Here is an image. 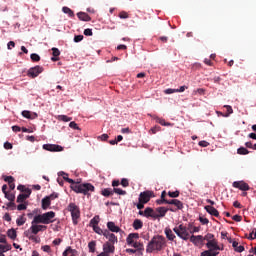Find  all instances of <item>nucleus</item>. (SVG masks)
I'll list each match as a JSON object with an SVG mask.
<instances>
[{"label":"nucleus","mask_w":256,"mask_h":256,"mask_svg":"<svg viewBox=\"0 0 256 256\" xmlns=\"http://www.w3.org/2000/svg\"><path fill=\"white\" fill-rule=\"evenodd\" d=\"M4 181L9 185L10 183H15V178L13 176H6L4 177Z\"/></svg>","instance_id":"obj_46"},{"label":"nucleus","mask_w":256,"mask_h":256,"mask_svg":"<svg viewBox=\"0 0 256 256\" xmlns=\"http://www.w3.org/2000/svg\"><path fill=\"white\" fill-rule=\"evenodd\" d=\"M121 185H122V187H129V180L126 178H123L121 180Z\"/></svg>","instance_id":"obj_58"},{"label":"nucleus","mask_w":256,"mask_h":256,"mask_svg":"<svg viewBox=\"0 0 256 256\" xmlns=\"http://www.w3.org/2000/svg\"><path fill=\"white\" fill-rule=\"evenodd\" d=\"M25 235L30 241H33L34 243H41V238L38 236L31 235L29 232H25Z\"/></svg>","instance_id":"obj_24"},{"label":"nucleus","mask_w":256,"mask_h":256,"mask_svg":"<svg viewBox=\"0 0 256 256\" xmlns=\"http://www.w3.org/2000/svg\"><path fill=\"white\" fill-rule=\"evenodd\" d=\"M50 201H54V199H57L59 197V194L52 193L49 196H46Z\"/></svg>","instance_id":"obj_55"},{"label":"nucleus","mask_w":256,"mask_h":256,"mask_svg":"<svg viewBox=\"0 0 256 256\" xmlns=\"http://www.w3.org/2000/svg\"><path fill=\"white\" fill-rule=\"evenodd\" d=\"M167 211H171L172 213H175V209L173 208H165V207L156 208L157 219H159L160 217H165V215H167Z\"/></svg>","instance_id":"obj_11"},{"label":"nucleus","mask_w":256,"mask_h":256,"mask_svg":"<svg viewBox=\"0 0 256 256\" xmlns=\"http://www.w3.org/2000/svg\"><path fill=\"white\" fill-rule=\"evenodd\" d=\"M119 17L120 19H129V14H127L125 11H122L119 13Z\"/></svg>","instance_id":"obj_54"},{"label":"nucleus","mask_w":256,"mask_h":256,"mask_svg":"<svg viewBox=\"0 0 256 256\" xmlns=\"http://www.w3.org/2000/svg\"><path fill=\"white\" fill-rule=\"evenodd\" d=\"M53 219H55V212L53 211L34 216L30 227L32 235H37L41 231H47L46 225L53 223Z\"/></svg>","instance_id":"obj_1"},{"label":"nucleus","mask_w":256,"mask_h":256,"mask_svg":"<svg viewBox=\"0 0 256 256\" xmlns=\"http://www.w3.org/2000/svg\"><path fill=\"white\" fill-rule=\"evenodd\" d=\"M0 243H4L5 245H7V237L5 236V234H0Z\"/></svg>","instance_id":"obj_59"},{"label":"nucleus","mask_w":256,"mask_h":256,"mask_svg":"<svg viewBox=\"0 0 256 256\" xmlns=\"http://www.w3.org/2000/svg\"><path fill=\"white\" fill-rule=\"evenodd\" d=\"M190 241L194 245H199V244L203 243V236L202 235H198V236L192 235L190 237Z\"/></svg>","instance_id":"obj_19"},{"label":"nucleus","mask_w":256,"mask_h":256,"mask_svg":"<svg viewBox=\"0 0 256 256\" xmlns=\"http://www.w3.org/2000/svg\"><path fill=\"white\" fill-rule=\"evenodd\" d=\"M152 197H155V193L153 191L146 190L140 193L139 201L140 203H149Z\"/></svg>","instance_id":"obj_7"},{"label":"nucleus","mask_w":256,"mask_h":256,"mask_svg":"<svg viewBox=\"0 0 256 256\" xmlns=\"http://www.w3.org/2000/svg\"><path fill=\"white\" fill-rule=\"evenodd\" d=\"M97 247V242L92 240L88 243V249L90 253H95Z\"/></svg>","instance_id":"obj_25"},{"label":"nucleus","mask_w":256,"mask_h":256,"mask_svg":"<svg viewBox=\"0 0 256 256\" xmlns=\"http://www.w3.org/2000/svg\"><path fill=\"white\" fill-rule=\"evenodd\" d=\"M173 231L178 237H180V239H183V241H187L189 239V231L185 225L180 224L178 227H175Z\"/></svg>","instance_id":"obj_6"},{"label":"nucleus","mask_w":256,"mask_h":256,"mask_svg":"<svg viewBox=\"0 0 256 256\" xmlns=\"http://www.w3.org/2000/svg\"><path fill=\"white\" fill-rule=\"evenodd\" d=\"M103 236L108 239L107 243H117V236L111 233L109 230H104Z\"/></svg>","instance_id":"obj_14"},{"label":"nucleus","mask_w":256,"mask_h":256,"mask_svg":"<svg viewBox=\"0 0 256 256\" xmlns=\"http://www.w3.org/2000/svg\"><path fill=\"white\" fill-rule=\"evenodd\" d=\"M227 113L226 114H223L221 113L222 117H229V115H232L233 113V107L229 106V105H224Z\"/></svg>","instance_id":"obj_30"},{"label":"nucleus","mask_w":256,"mask_h":256,"mask_svg":"<svg viewBox=\"0 0 256 256\" xmlns=\"http://www.w3.org/2000/svg\"><path fill=\"white\" fill-rule=\"evenodd\" d=\"M107 228L109 229L108 231H110L112 233H119V231H121V228H119V226L115 225V222H108Z\"/></svg>","instance_id":"obj_17"},{"label":"nucleus","mask_w":256,"mask_h":256,"mask_svg":"<svg viewBox=\"0 0 256 256\" xmlns=\"http://www.w3.org/2000/svg\"><path fill=\"white\" fill-rule=\"evenodd\" d=\"M199 221L202 225H209V219L203 217V216H200L199 217Z\"/></svg>","instance_id":"obj_48"},{"label":"nucleus","mask_w":256,"mask_h":256,"mask_svg":"<svg viewBox=\"0 0 256 256\" xmlns=\"http://www.w3.org/2000/svg\"><path fill=\"white\" fill-rule=\"evenodd\" d=\"M144 217H152V219H157V213H155V210H153V208L151 207H147L144 210Z\"/></svg>","instance_id":"obj_15"},{"label":"nucleus","mask_w":256,"mask_h":256,"mask_svg":"<svg viewBox=\"0 0 256 256\" xmlns=\"http://www.w3.org/2000/svg\"><path fill=\"white\" fill-rule=\"evenodd\" d=\"M135 239H139V233H130L126 238L127 245L134 247V249H137L138 251H143V249H145L143 243L136 242Z\"/></svg>","instance_id":"obj_4"},{"label":"nucleus","mask_w":256,"mask_h":256,"mask_svg":"<svg viewBox=\"0 0 256 256\" xmlns=\"http://www.w3.org/2000/svg\"><path fill=\"white\" fill-rule=\"evenodd\" d=\"M5 195V199H8V201H15V194L7 192Z\"/></svg>","instance_id":"obj_44"},{"label":"nucleus","mask_w":256,"mask_h":256,"mask_svg":"<svg viewBox=\"0 0 256 256\" xmlns=\"http://www.w3.org/2000/svg\"><path fill=\"white\" fill-rule=\"evenodd\" d=\"M174 207H176V209H178L179 211H181V209H183V202H181L180 200H177L174 202Z\"/></svg>","instance_id":"obj_41"},{"label":"nucleus","mask_w":256,"mask_h":256,"mask_svg":"<svg viewBox=\"0 0 256 256\" xmlns=\"http://www.w3.org/2000/svg\"><path fill=\"white\" fill-rule=\"evenodd\" d=\"M92 228H93V231H95L98 235H104L105 233V230L101 229V227L99 226H94Z\"/></svg>","instance_id":"obj_42"},{"label":"nucleus","mask_w":256,"mask_h":256,"mask_svg":"<svg viewBox=\"0 0 256 256\" xmlns=\"http://www.w3.org/2000/svg\"><path fill=\"white\" fill-rule=\"evenodd\" d=\"M133 229H135V231H139V229H143V221H141L140 219H135L133 224H132Z\"/></svg>","instance_id":"obj_22"},{"label":"nucleus","mask_w":256,"mask_h":256,"mask_svg":"<svg viewBox=\"0 0 256 256\" xmlns=\"http://www.w3.org/2000/svg\"><path fill=\"white\" fill-rule=\"evenodd\" d=\"M42 148L45 151H50L52 153H59V152L63 151L62 146L61 145H57V144H44L42 146Z\"/></svg>","instance_id":"obj_8"},{"label":"nucleus","mask_w":256,"mask_h":256,"mask_svg":"<svg viewBox=\"0 0 256 256\" xmlns=\"http://www.w3.org/2000/svg\"><path fill=\"white\" fill-rule=\"evenodd\" d=\"M7 236L12 239V240H15L17 239V231H15V229H9L7 231Z\"/></svg>","instance_id":"obj_28"},{"label":"nucleus","mask_w":256,"mask_h":256,"mask_svg":"<svg viewBox=\"0 0 256 256\" xmlns=\"http://www.w3.org/2000/svg\"><path fill=\"white\" fill-rule=\"evenodd\" d=\"M27 205H28V203L27 202H22L21 204H19L18 206H17V210L18 211H25L26 209H27Z\"/></svg>","instance_id":"obj_43"},{"label":"nucleus","mask_w":256,"mask_h":256,"mask_svg":"<svg viewBox=\"0 0 256 256\" xmlns=\"http://www.w3.org/2000/svg\"><path fill=\"white\" fill-rule=\"evenodd\" d=\"M238 155H249V150L245 147H240L237 149Z\"/></svg>","instance_id":"obj_35"},{"label":"nucleus","mask_w":256,"mask_h":256,"mask_svg":"<svg viewBox=\"0 0 256 256\" xmlns=\"http://www.w3.org/2000/svg\"><path fill=\"white\" fill-rule=\"evenodd\" d=\"M28 198V195H25V194H19L18 197H17V203H25V201H27Z\"/></svg>","instance_id":"obj_29"},{"label":"nucleus","mask_w":256,"mask_h":256,"mask_svg":"<svg viewBox=\"0 0 256 256\" xmlns=\"http://www.w3.org/2000/svg\"><path fill=\"white\" fill-rule=\"evenodd\" d=\"M64 181L71 184V189L74 193H81L82 195H90L95 191V186L91 183L80 184L79 182H75V180L69 178V174L63 176Z\"/></svg>","instance_id":"obj_2"},{"label":"nucleus","mask_w":256,"mask_h":256,"mask_svg":"<svg viewBox=\"0 0 256 256\" xmlns=\"http://www.w3.org/2000/svg\"><path fill=\"white\" fill-rule=\"evenodd\" d=\"M200 147H209V142L202 140L198 143Z\"/></svg>","instance_id":"obj_61"},{"label":"nucleus","mask_w":256,"mask_h":256,"mask_svg":"<svg viewBox=\"0 0 256 256\" xmlns=\"http://www.w3.org/2000/svg\"><path fill=\"white\" fill-rule=\"evenodd\" d=\"M168 195L172 198V199H176V197H179V191H174V192H171L169 191L168 192Z\"/></svg>","instance_id":"obj_51"},{"label":"nucleus","mask_w":256,"mask_h":256,"mask_svg":"<svg viewBox=\"0 0 256 256\" xmlns=\"http://www.w3.org/2000/svg\"><path fill=\"white\" fill-rule=\"evenodd\" d=\"M62 256H77V251L71 248V246H68L62 253Z\"/></svg>","instance_id":"obj_20"},{"label":"nucleus","mask_w":256,"mask_h":256,"mask_svg":"<svg viewBox=\"0 0 256 256\" xmlns=\"http://www.w3.org/2000/svg\"><path fill=\"white\" fill-rule=\"evenodd\" d=\"M30 59L31 61H34L35 63L41 61V56H39V54L37 53H33L30 55Z\"/></svg>","instance_id":"obj_38"},{"label":"nucleus","mask_w":256,"mask_h":256,"mask_svg":"<svg viewBox=\"0 0 256 256\" xmlns=\"http://www.w3.org/2000/svg\"><path fill=\"white\" fill-rule=\"evenodd\" d=\"M201 256H215V254H213V250H205L201 253Z\"/></svg>","instance_id":"obj_50"},{"label":"nucleus","mask_w":256,"mask_h":256,"mask_svg":"<svg viewBox=\"0 0 256 256\" xmlns=\"http://www.w3.org/2000/svg\"><path fill=\"white\" fill-rule=\"evenodd\" d=\"M156 122H158L163 127H171V123L165 122V119L163 118H156Z\"/></svg>","instance_id":"obj_33"},{"label":"nucleus","mask_w":256,"mask_h":256,"mask_svg":"<svg viewBox=\"0 0 256 256\" xmlns=\"http://www.w3.org/2000/svg\"><path fill=\"white\" fill-rule=\"evenodd\" d=\"M113 193H116L117 195H127V191L121 189V188H114Z\"/></svg>","instance_id":"obj_40"},{"label":"nucleus","mask_w":256,"mask_h":256,"mask_svg":"<svg viewBox=\"0 0 256 256\" xmlns=\"http://www.w3.org/2000/svg\"><path fill=\"white\" fill-rule=\"evenodd\" d=\"M235 189H240V191H249L251 187H249V184L245 183L244 181H235L232 184Z\"/></svg>","instance_id":"obj_10"},{"label":"nucleus","mask_w":256,"mask_h":256,"mask_svg":"<svg viewBox=\"0 0 256 256\" xmlns=\"http://www.w3.org/2000/svg\"><path fill=\"white\" fill-rule=\"evenodd\" d=\"M22 117H25V119H33V117H31V112L28 110L22 111Z\"/></svg>","instance_id":"obj_45"},{"label":"nucleus","mask_w":256,"mask_h":256,"mask_svg":"<svg viewBox=\"0 0 256 256\" xmlns=\"http://www.w3.org/2000/svg\"><path fill=\"white\" fill-rule=\"evenodd\" d=\"M206 247L209 251H221V247H219L217 239L207 242Z\"/></svg>","instance_id":"obj_13"},{"label":"nucleus","mask_w":256,"mask_h":256,"mask_svg":"<svg viewBox=\"0 0 256 256\" xmlns=\"http://www.w3.org/2000/svg\"><path fill=\"white\" fill-rule=\"evenodd\" d=\"M52 55L53 57H59V55H61V51H59V48H52Z\"/></svg>","instance_id":"obj_52"},{"label":"nucleus","mask_w":256,"mask_h":256,"mask_svg":"<svg viewBox=\"0 0 256 256\" xmlns=\"http://www.w3.org/2000/svg\"><path fill=\"white\" fill-rule=\"evenodd\" d=\"M58 121H63L64 123H69V121H73L72 117H68L67 115H58Z\"/></svg>","instance_id":"obj_26"},{"label":"nucleus","mask_w":256,"mask_h":256,"mask_svg":"<svg viewBox=\"0 0 256 256\" xmlns=\"http://www.w3.org/2000/svg\"><path fill=\"white\" fill-rule=\"evenodd\" d=\"M80 41H83V35H77L74 37L75 43H80Z\"/></svg>","instance_id":"obj_60"},{"label":"nucleus","mask_w":256,"mask_h":256,"mask_svg":"<svg viewBox=\"0 0 256 256\" xmlns=\"http://www.w3.org/2000/svg\"><path fill=\"white\" fill-rule=\"evenodd\" d=\"M164 93H165L166 95H171V94H173V93H177V89L168 88V89H166V90L164 91Z\"/></svg>","instance_id":"obj_57"},{"label":"nucleus","mask_w":256,"mask_h":256,"mask_svg":"<svg viewBox=\"0 0 256 256\" xmlns=\"http://www.w3.org/2000/svg\"><path fill=\"white\" fill-rule=\"evenodd\" d=\"M26 221L27 219L24 215H22L16 220V224L18 225V227H21L22 225H25Z\"/></svg>","instance_id":"obj_31"},{"label":"nucleus","mask_w":256,"mask_h":256,"mask_svg":"<svg viewBox=\"0 0 256 256\" xmlns=\"http://www.w3.org/2000/svg\"><path fill=\"white\" fill-rule=\"evenodd\" d=\"M91 227H97L99 225V216H95L93 219L90 221Z\"/></svg>","instance_id":"obj_39"},{"label":"nucleus","mask_w":256,"mask_h":256,"mask_svg":"<svg viewBox=\"0 0 256 256\" xmlns=\"http://www.w3.org/2000/svg\"><path fill=\"white\" fill-rule=\"evenodd\" d=\"M41 249L45 253H51V246H49V245H44V246L41 247Z\"/></svg>","instance_id":"obj_56"},{"label":"nucleus","mask_w":256,"mask_h":256,"mask_svg":"<svg viewBox=\"0 0 256 256\" xmlns=\"http://www.w3.org/2000/svg\"><path fill=\"white\" fill-rule=\"evenodd\" d=\"M233 221H236L237 223H240V221L243 219L240 215H234L232 217Z\"/></svg>","instance_id":"obj_63"},{"label":"nucleus","mask_w":256,"mask_h":256,"mask_svg":"<svg viewBox=\"0 0 256 256\" xmlns=\"http://www.w3.org/2000/svg\"><path fill=\"white\" fill-rule=\"evenodd\" d=\"M158 131H161V126H154L150 129V133H152V135H155V133H158Z\"/></svg>","instance_id":"obj_53"},{"label":"nucleus","mask_w":256,"mask_h":256,"mask_svg":"<svg viewBox=\"0 0 256 256\" xmlns=\"http://www.w3.org/2000/svg\"><path fill=\"white\" fill-rule=\"evenodd\" d=\"M68 211L71 213L74 225H77V223H79L78 219L79 217H81V211L79 210V206H77L75 203H70L68 205Z\"/></svg>","instance_id":"obj_5"},{"label":"nucleus","mask_w":256,"mask_h":256,"mask_svg":"<svg viewBox=\"0 0 256 256\" xmlns=\"http://www.w3.org/2000/svg\"><path fill=\"white\" fill-rule=\"evenodd\" d=\"M164 233L168 239V241H175V234H173V230H171V228L166 227L164 230Z\"/></svg>","instance_id":"obj_18"},{"label":"nucleus","mask_w":256,"mask_h":256,"mask_svg":"<svg viewBox=\"0 0 256 256\" xmlns=\"http://www.w3.org/2000/svg\"><path fill=\"white\" fill-rule=\"evenodd\" d=\"M6 209H11V211H15L17 209V205L15 204V201H10L6 204Z\"/></svg>","instance_id":"obj_36"},{"label":"nucleus","mask_w":256,"mask_h":256,"mask_svg":"<svg viewBox=\"0 0 256 256\" xmlns=\"http://www.w3.org/2000/svg\"><path fill=\"white\" fill-rule=\"evenodd\" d=\"M4 149H13V144H11L10 142H5L4 143Z\"/></svg>","instance_id":"obj_64"},{"label":"nucleus","mask_w":256,"mask_h":256,"mask_svg":"<svg viewBox=\"0 0 256 256\" xmlns=\"http://www.w3.org/2000/svg\"><path fill=\"white\" fill-rule=\"evenodd\" d=\"M63 13H65L66 15H68L69 17H75V13L73 12V10H71V8L64 6L62 8Z\"/></svg>","instance_id":"obj_27"},{"label":"nucleus","mask_w":256,"mask_h":256,"mask_svg":"<svg viewBox=\"0 0 256 256\" xmlns=\"http://www.w3.org/2000/svg\"><path fill=\"white\" fill-rule=\"evenodd\" d=\"M7 251H11V245H9V244H6V245L0 244V252L1 253H7Z\"/></svg>","instance_id":"obj_32"},{"label":"nucleus","mask_w":256,"mask_h":256,"mask_svg":"<svg viewBox=\"0 0 256 256\" xmlns=\"http://www.w3.org/2000/svg\"><path fill=\"white\" fill-rule=\"evenodd\" d=\"M102 195L104 197H110V195H113V190H111V188H105L102 190Z\"/></svg>","instance_id":"obj_37"},{"label":"nucleus","mask_w":256,"mask_h":256,"mask_svg":"<svg viewBox=\"0 0 256 256\" xmlns=\"http://www.w3.org/2000/svg\"><path fill=\"white\" fill-rule=\"evenodd\" d=\"M43 71V67L37 65L35 67H32L28 70V77H31L32 79H35V77H39L41 75V72Z\"/></svg>","instance_id":"obj_9"},{"label":"nucleus","mask_w":256,"mask_h":256,"mask_svg":"<svg viewBox=\"0 0 256 256\" xmlns=\"http://www.w3.org/2000/svg\"><path fill=\"white\" fill-rule=\"evenodd\" d=\"M69 127L71 128V129H75L76 131H79L81 128H79V125H77L76 123H75V121H72V122H70L69 123Z\"/></svg>","instance_id":"obj_47"},{"label":"nucleus","mask_w":256,"mask_h":256,"mask_svg":"<svg viewBox=\"0 0 256 256\" xmlns=\"http://www.w3.org/2000/svg\"><path fill=\"white\" fill-rule=\"evenodd\" d=\"M215 240V235L208 233L203 237V241H207V243L214 241Z\"/></svg>","instance_id":"obj_34"},{"label":"nucleus","mask_w":256,"mask_h":256,"mask_svg":"<svg viewBox=\"0 0 256 256\" xmlns=\"http://www.w3.org/2000/svg\"><path fill=\"white\" fill-rule=\"evenodd\" d=\"M165 237L161 235L154 236L146 247V253H153V251H162L165 247Z\"/></svg>","instance_id":"obj_3"},{"label":"nucleus","mask_w":256,"mask_h":256,"mask_svg":"<svg viewBox=\"0 0 256 256\" xmlns=\"http://www.w3.org/2000/svg\"><path fill=\"white\" fill-rule=\"evenodd\" d=\"M51 207V201L49 200V198L46 196L42 199V209L44 211H47V208Z\"/></svg>","instance_id":"obj_23"},{"label":"nucleus","mask_w":256,"mask_h":256,"mask_svg":"<svg viewBox=\"0 0 256 256\" xmlns=\"http://www.w3.org/2000/svg\"><path fill=\"white\" fill-rule=\"evenodd\" d=\"M77 17L80 21H91V16L85 12H78Z\"/></svg>","instance_id":"obj_21"},{"label":"nucleus","mask_w":256,"mask_h":256,"mask_svg":"<svg viewBox=\"0 0 256 256\" xmlns=\"http://www.w3.org/2000/svg\"><path fill=\"white\" fill-rule=\"evenodd\" d=\"M84 35H85L86 37H93V30L90 29V28L85 29V30H84Z\"/></svg>","instance_id":"obj_49"},{"label":"nucleus","mask_w":256,"mask_h":256,"mask_svg":"<svg viewBox=\"0 0 256 256\" xmlns=\"http://www.w3.org/2000/svg\"><path fill=\"white\" fill-rule=\"evenodd\" d=\"M53 245H61V243H63V239L61 238H56L53 240Z\"/></svg>","instance_id":"obj_62"},{"label":"nucleus","mask_w":256,"mask_h":256,"mask_svg":"<svg viewBox=\"0 0 256 256\" xmlns=\"http://www.w3.org/2000/svg\"><path fill=\"white\" fill-rule=\"evenodd\" d=\"M103 251L108 255H111V254L115 253V243H113V242L104 243L103 244Z\"/></svg>","instance_id":"obj_12"},{"label":"nucleus","mask_w":256,"mask_h":256,"mask_svg":"<svg viewBox=\"0 0 256 256\" xmlns=\"http://www.w3.org/2000/svg\"><path fill=\"white\" fill-rule=\"evenodd\" d=\"M205 211L209 213V215H212L213 217H219V211L215 209V207L207 205L204 207Z\"/></svg>","instance_id":"obj_16"}]
</instances>
